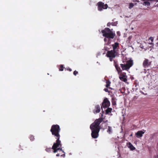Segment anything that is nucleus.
Segmentation results:
<instances>
[{"mask_svg": "<svg viewBox=\"0 0 158 158\" xmlns=\"http://www.w3.org/2000/svg\"><path fill=\"white\" fill-rule=\"evenodd\" d=\"M112 110V109L111 108L108 107L106 110V114H108L110 113H111Z\"/></svg>", "mask_w": 158, "mask_h": 158, "instance_id": "f3484780", "label": "nucleus"}, {"mask_svg": "<svg viewBox=\"0 0 158 158\" xmlns=\"http://www.w3.org/2000/svg\"><path fill=\"white\" fill-rule=\"evenodd\" d=\"M51 128H60V126L58 125H54L52 126Z\"/></svg>", "mask_w": 158, "mask_h": 158, "instance_id": "6ab92c4d", "label": "nucleus"}, {"mask_svg": "<svg viewBox=\"0 0 158 158\" xmlns=\"http://www.w3.org/2000/svg\"><path fill=\"white\" fill-rule=\"evenodd\" d=\"M29 138L31 141H33L34 139V136L32 135H30Z\"/></svg>", "mask_w": 158, "mask_h": 158, "instance_id": "aec40b11", "label": "nucleus"}, {"mask_svg": "<svg viewBox=\"0 0 158 158\" xmlns=\"http://www.w3.org/2000/svg\"><path fill=\"white\" fill-rule=\"evenodd\" d=\"M59 155H60V154H58H58H56V156H59Z\"/></svg>", "mask_w": 158, "mask_h": 158, "instance_id": "e433bc0d", "label": "nucleus"}, {"mask_svg": "<svg viewBox=\"0 0 158 158\" xmlns=\"http://www.w3.org/2000/svg\"><path fill=\"white\" fill-rule=\"evenodd\" d=\"M112 46L113 48V51H114L115 52L118 54L120 49L119 44L117 42H115L114 44H112Z\"/></svg>", "mask_w": 158, "mask_h": 158, "instance_id": "1a4fd4ad", "label": "nucleus"}, {"mask_svg": "<svg viewBox=\"0 0 158 158\" xmlns=\"http://www.w3.org/2000/svg\"><path fill=\"white\" fill-rule=\"evenodd\" d=\"M153 158H158V155H156L154 156Z\"/></svg>", "mask_w": 158, "mask_h": 158, "instance_id": "7c9ffc66", "label": "nucleus"}, {"mask_svg": "<svg viewBox=\"0 0 158 158\" xmlns=\"http://www.w3.org/2000/svg\"><path fill=\"white\" fill-rule=\"evenodd\" d=\"M118 53L115 52L114 51H113V50L108 51L106 53V56L108 57L115 58Z\"/></svg>", "mask_w": 158, "mask_h": 158, "instance_id": "9d476101", "label": "nucleus"}, {"mask_svg": "<svg viewBox=\"0 0 158 158\" xmlns=\"http://www.w3.org/2000/svg\"><path fill=\"white\" fill-rule=\"evenodd\" d=\"M132 134H131V136H132Z\"/></svg>", "mask_w": 158, "mask_h": 158, "instance_id": "a19ab883", "label": "nucleus"}, {"mask_svg": "<svg viewBox=\"0 0 158 158\" xmlns=\"http://www.w3.org/2000/svg\"><path fill=\"white\" fill-rule=\"evenodd\" d=\"M144 133V132L142 131H139L136 133L137 137L139 138L142 136L143 134Z\"/></svg>", "mask_w": 158, "mask_h": 158, "instance_id": "4468645a", "label": "nucleus"}, {"mask_svg": "<svg viewBox=\"0 0 158 158\" xmlns=\"http://www.w3.org/2000/svg\"><path fill=\"white\" fill-rule=\"evenodd\" d=\"M144 2L142 4L144 6H150V3L149 1H150L151 3L154 2H158V0H141Z\"/></svg>", "mask_w": 158, "mask_h": 158, "instance_id": "f8f14e48", "label": "nucleus"}, {"mask_svg": "<svg viewBox=\"0 0 158 158\" xmlns=\"http://www.w3.org/2000/svg\"><path fill=\"white\" fill-rule=\"evenodd\" d=\"M98 6V10L101 11L103 9H106L108 7V6L107 4H104V3L102 2H99L97 4Z\"/></svg>", "mask_w": 158, "mask_h": 158, "instance_id": "0eeeda50", "label": "nucleus"}, {"mask_svg": "<svg viewBox=\"0 0 158 158\" xmlns=\"http://www.w3.org/2000/svg\"><path fill=\"white\" fill-rule=\"evenodd\" d=\"M149 39L151 40V42L153 41V38H152V37H150Z\"/></svg>", "mask_w": 158, "mask_h": 158, "instance_id": "cd10ccee", "label": "nucleus"}, {"mask_svg": "<svg viewBox=\"0 0 158 158\" xmlns=\"http://www.w3.org/2000/svg\"><path fill=\"white\" fill-rule=\"evenodd\" d=\"M110 105V103L107 98H104L102 104L101 108H106L109 107Z\"/></svg>", "mask_w": 158, "mask_h": 158, "instance_id": "6e6552de", "label": "nucleus"}, {"mask_svg": "<svg viewBox=\"0 0 158 158\" xmlns=\"http://www.w3.org/2000/svg\"><path fill=\"white\" fill-rule=\"evenodd\" d=\"M103 36L109 39H113L115 35L114 31L112 29H110L108 27H106L101 31Z\"/></svg>", "mask_w": 158, "mask_h": 158, "instance_id": "7ed1b4c3", "label": "nucleus"}, {"mask_svg": "<svg viewBox=\"0 0 158 158\" xmlns=\"http://www.w3.org/2000/svg\"><path fill=\"white\" fill-rule=\"evenodd\" d=\"M64 66L63 65H60V68H59V71H63V70Z\"/></svg>", "mask_w": 158, "mask_h": 158, "instance_id": "4be33fe9", "label": "nucleus"}, {"mask_svg": "<svg viewBox=\"0 0 158 158\" xmlns=\"http://www.w3.org/2000/svg\"><path fill=\"white\" fill-rule=\"evenodd\" d=\"M110 82L109 81H106V86L107 88H109L110 89H111L110 87H109V86H110Z\"/></svg>", "mask_w": 158, "mask_h": 158, "instance_id": "a211bd4d", "label": "nucleus"}, {"mask_svg": "<svg viewBox=\"0 0 158 158\" xmlns=\"http://www.w3.org/2000/svg\"><path fill=\"white\" fill-rule=\"evenodd\" d=\"M137 98H138V97H137L136 96H134V99H137Z\"/></svg>", "mask_w": 158, "mask_h": 158, "instance_id": "72a5a7b5", "label": "nucleus"}, {"mask_svg": "<svg viewBox=\"0 0 158 158\" xmlns=\"http://www.w3.org/2000/svg\"><path fill=\"white\" fill-rule=\"evenodd\" d=\"M104 41H106V38H104Z\"/></svg>", "mask_w": 158, "mask_h": 158, "instance_id": "58836bf2", "label": "nucleus"}, {"mask_svg": "<svg viewBox=\"0 0 158 158\" xmlns=\"http://www.w3.org/2000/svg\"><path fill=\"white\" fill-rule=\"evenodd\" d=\"M104 90L106 92H109V91L108 90V89L107 88H105Z\"/></svg>", "mask_w": 158, "mask_h": 158, "instance_id": "393cba45", "label": "nucleus"}, {"mask_svg": "<svg viewBox=\"0 0 158 158\" xmlns=\"http://www.w3.org/2000/svg\"><path fill=\"white\" fill-rule=\"evenodd\" d=\"M112 104H113V105H115V102H112Z\"/></svg>", "mask_w": 158, "mask_h": 158, "instance_id": "4c0bfd02", "label": "nucleus"}, {"mask_svg": "<svg viewBox=\"0 0 158 158\" xmlns=\"http://www.w3.org/2000/svg\"><path fill=\"white\" fill-rule=\"evenodd\" d=\"M136 3H135V5H136Z\"/></svg>", "mask_w": 158, "mask_h": 158, "instance_id": "ea45409f", "label": "nucleus"}, {"mask_svg": "<svg viewBox=\"0 0 158 158\" xmlns=\"http://www.w3.org/2000/svg\"><path fill=\"white\" fill-rule=\"evenodd\" d=\"M114 23H111V25L112 26H114V25H114Z\"/></svg>", "mask_w": 158, "mask_h": 158, "instance_id": "f704fd0d", "label": "nucleus"}, {"mask_svg": "<svg viewBox=\"0 0 158 158\" xmlns=\"http://www.w3.org/2000/svg\"><path fill=\"white\" fill-rule=\"evenodd\" d=\"M46 151L47 152H49V148H47L45 149Z\"/></svg>", "mask_w": 158, "mask_h": 158, "instance_id": "c756f323", "label": "nucleus"}, {"mask_svg": "<svg viewBox=\"0 0 158 158\" xmlns=\"http://www.w3.org/2000/svg\"><path fill=\"white\" fill-rule=\"evenodd\" d=\"M100 110L101 109L100 106L98 105L95 106V109L93 111V112L94 113H98L100 112Z\"/></svg>", "mask_w": 158, "mask_h": 158, "instance_id": "ddd939ff", "label": "nucleus"}, {"mask_svg": "<svg viewBox=\"0 0 158 158\" xmlns=\"http://www.w3.org/2000/svg\"><path fill=\"white\" fill-rule=\"evenodd\" d=\"M114 65L119 74V78L122 81L126 82L127 81V76L125 73H121L122 70L117 64V62L114 61Z\"/></svg>", "mask_w": 158, "mask_h": 158, "instance_id": "20e7f679", "label": "nucleus"}, {"mask_svg": "<svg viewBox=\"0 0 158 158\" xmlns=\"http://www.w3.org/2000/svg\"><path fill=\"white\" fill-rule=\"evenodd\" d=\"M91 135L93 138H96L98 136V132L100 129H92Z\"/></svg>", "mask_w": 158, "mask_h": 158, "instance_id": "9b49d317", "label": "nucleus"}, {"mask_svg": "<svg viewBox=\"0 0 158 158\" xmlns=\"http://www.w3.org/2000/svg\"><path fill=\"white\" fill-rule=\"evenodd\" d=\"M59 130H60V129H51V131L52 132V134L58 137L56 141V143L54 144L52 148L53 150V152L54 153H56L59 150L61 151L62 152L64 153V152L62 150V148H60V146L61 147V145L60 144V141L59 140L60 135L58 133Z\"/></svg>", "mask_w": 158, "mask_h": 158, "instance_id": "f03ea898", "label": "nucleus"}, {"mask_svg": "<svg viewBox=\"0 0 158 158\" xmlns=\"http://www.w3.org/2000/svg\"><path fill=\"white\" fill-rule=\"evenodd\" d=\"M103 118H100L96 119L94 123H92L90 126V128H106L107 127V120L106 121H103ZM108 128H111V127L108 126Z\"/></svg>", "mask_w": 158, "mask_h": 158, "instance_id": "f257e3e1", "label": "nucleus"}, {"mask_svg": "<svg viewBox=\"0 0 158 158\" xmlns=\"http://www.w3.org/2000/svg\"><path fill=\"white\" fill-rule=\"evenodd\" d=\"M111 25V23H108L107 24V26L108 27H110Z\"/></svg>", "mask_w": 158, "mask_h": 158, "instance_id": "bb28decb", "label": "nucleus"}, {"mask_svg": "<svg viewBox=\"0 0 158 158\" xmlns=\"http://www.w3.org/2000/svg\"><path fill=\"white\" fill-rule=\"evenodd\" d=\"M109 58L110 60V61H112V60L114 58H112V57H109Z\"/></svg>", "mask_w": 158, "mask_h": 158, "instance_id": "473e14b6", "label": "nucleus"}, {"mask_svg": "<svg viewBox=\"0 0 158 158\" xmlns=\"http://www.w3.org/2000/svg\"><path fill=\"white\" fill-rule=\"evenodd\" d=\"M66 69L67 70L69 71H71L72 70V69L70 68H68L67 69Z\"/></svg>", "mask_w": 158, "mask_h": 158, "instance_id": "c85d7f7f", "label": "nucleus"}, {"mask_svg": "<svg viewBox=\"0 0 158 158\" xmlns=\"http://www.w3.org/2000/svg\"><path fill=\"white\" fill-rule=\"evenodd\" d=\"M133 65V62L132 60H129L127 61L126 64H120V66L123 70H127L129 69Z\"/></svg>", "mask_w": 158, "mask_h": 158, "instance_id": "39448f33", "label": "nucleus"}, {"mask_svg": "<svg viewBox=\"0 0 158 158\" xmlns=\"http://www.w3.org/2000/svg\"><path fill=\"white\" fill-rule=\"evenodd\" d=\"M133 1L134 2H139V1L137 0H133Z\"/></svg>", "mask_w": 158, "mask_h": 158, "instance_id": "2f4dec72", "label": "nucleus"}, {"mask_svg": "<svg viewBox=\"0 0 158 158\" xmlns=\"http://www.w3.org/2000/svg\"><path fill=\"white\" fill-rule=\"evenodd\" d=\"M134 84V85H135V87H136V89H137V88L138 87H139V82L138 80H135Z\"/></svg>", "mask_w": 158, "mask_h": 158, "instance_id": "dca6fc26", "label": "nucleus"}, {"mask_svg": "<svg viewBox=\"0 0 158 158\" xmlns=\"http://www.w3.org/2000/svg\"><path fill=\"white\" fill-rule=\"evenodd\" d=\"M128 147L131 150H133L135 149V148L130 143H128Z\"/></svg>", "mask_w": 158, "mask_h": 158, "instance_id": "2eb2a0df", "label": "nucleus"}, {"mask_svg": "<svg viewBox=\"0 0 158 158\" xmlns=\"http://www.w3.org/2000/svg\"><path fill=\"white\" fill-rule=\"evenodd\" d=\"M134 6V4L132 3H130L129 4V9H131Z\"/></svg>", "mask_w": 158, "mask_h": 158, "instance_id": "412c9836", "label": "nucleus"}, {"mask_svg": "<svg viewBox=\"0 0 158 158\" xmlns=\"http://www.w3.org/2000/svg\"><path fill=\"white\" fill-rule=\"evenodd\" d=\"M107 132H108L109 134H110L112 132L111 129H108L107 131Z\"/></svg>", "mask_w": 158, "mask_h": 158, "instance_id": "b1692460", "label": "nucleus"}, {"mask_svg": "<svg viewBox=\"0 0 158 158\" xmlns=\"http://www.w3.org/2000/svg\"><path fill=\"white\" fill-rule=\"evenodd\" d=\"M65 156V154H63V155H61V156L64 157V156Z\"/></svg>", "mask_w": 158, "mask_h": 158, "instance_id": "c9c22d12", "label": "nucleus"}, {"mask_svg": "<svg viewBox=\"0 0 158 158\" xmlns=\"http://www.w3.org/2000/svg\"><path fill=\"white\" fill-rule=\"evenodd\" d=\"M117 34L118 35L120 36V33L119 31H118L117 32Z\"/></svg>", "mask_w": 158, "mask_h": 158, "instance_id": "a878e982", "label": "nucleus"}, {"mask_svg": "<svg viewBox=\"0 0 158 158\" xmlns=\"http://www.w3.org/2000/svg\"><path fill=\"white\" fill-rule=\"evenodd\" d=\"M73 73L74 75L76 76L78 73V72L75 70L74 71Z\"/></svg>", "mask_w": 158, "mask_h": 158, "instance_id": "5701e85b", "label": "nucleus"}, {"mask_svg": "<svg viewBox=\"0 0 158 158\" xmlns=\"http://www.w3.org/2000/svg\"><path fill=\"white\" fill-rule=\"evenodd\" d=\"M152 61L148 59L144 58L143 63V66L144 68H150L152 65Z\"/></svg>", "mask_w": 158, "mask_h": 158, "instance_id": "423d86ee", "label": "nucleus"}]
</instances>
